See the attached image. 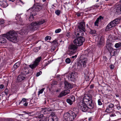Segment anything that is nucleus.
Here are the masks:
<instances>
[{
	"label": "nucleus",
	"mask_w": 121,
	"mask_h": 121,
	"mask_svg": "<svg viewBox=\"0 0 121 121\" xmlns=\"http://www.w3.org/2000/svg\"><path fill=\"white\" fill-rule=\"evenodd\" d=\"M16 34L14 33V31H10L6 34L4 35V37H6L9 40L13 42H15L17 41Z\"/></svg>",
	"instance_id": "f257e3e1"
},
{
	"label": "nucleus",
	"mask_w": 121,
	"mask_h": 121,
	"mask_svg": "<svg viewBox=\"0 0 121 121\" xmlns=\"http://www.w3.org/2000/svg\"><path fill=\"white\" fill-rule=\"evenodd\" d=\"M87 61V59L86 58H84L79 61L78 63L75 65V68L76 70H79L83 69V67L85 68L86 67V64Z\"/></svg>",
	"instance_id": "f03ea898"
},
{
	"label": "nucleus",
	"mask_w": 121,
	"mask_h": 121,
	"mask_svg": "<svg viewBox=\"0 0 121 121\" xmlns=\"http://www.w3.org/2000/svg\"><path fill=\"white\" fill-rule=\"evenodd\" d=\"M76 116V113L70 111L64 114V118L66 121H72L75 118Z\"/></svg>",
	"instance_id": "7ed1b4c3"
},
{
	"label": "nucleus",
	"mask_w": 121,
	"mask_h": 121,
	"mask_svg": "<svg viewBox=\"0 0 121 121\" xmlns=\"http://www.w3.org/2000/svg\"><path fill=\"white\" fill-rule=\"evenodd\" d=\"M106 48L108 49L110 55L111 56H116L118 54L120 50L119 49H114L110 44H107Z\"/></svg>",
	"instance_id": "20e7f679"
},
{
	"label": "nucleus",
	"mask_w": 121,
	"mask_h": 121,
	"mask_svg": "<svg viewBox=\"0 0 121 121\" xmlns=\"http://www.w3.org/2000/svg\"><path fill=\"white\" fill-rule=\"evenodd\" d=\"M120 20V19L118 18L111 21L107 26L106 29L110 30L111 28L117 25L119 23Z\"/></svg>",
	"instance_id": "39448f33"
},
{
	"label": "nucleus",
	"mask_w": 121,
	"mask_h": 121,
	"mask_svg": "<svg viewBox=\"0 0 121 121\" xmlns=\"http://www.w3.org/2000/svg\"><path fill=\"white\" fill-rule=\"evenodd\" d=\"M85 41V39L84 37H79L74 40L73 43L76 46H80L83 44Z\"/></svg>",
	"instance_id": "423d86ee"
},
{
	"label": "nucleus",
	"mask_w": 121,
	"mask_h": 121,
	"mask_svg": "<svg viewBox=\"0 0 121 121\" xmlns=\"http://www.w3.org/2000/svg\"><path fill=\"white\" fill-rule=\"evenodd\" d=\"M78 106L83 112H86L88 110V107L86 104L82 101H80L78 103Z\"/></svg>",
	"instance_id": "0eeeda50"
},
{
	"label": "nucleus",
	"mask_w": 121,
	"mask_h": 121,
	"mask_svg": "<svg viewBox=\"0 0 121 121\" xmlns=\"http://www.w3.org/2000/svg\"><path fill=\"white\" fill-rule=\"evenodd\" d=\"M78 48L77 46L75 44H71L68 47L69 53L70 54H73L76 52Z\"/></svg>",
	"instance_id": "6e6552de"
},
{
	"label": "nucleus",
	"mask_w": 121,
	"mask_h": 121,
	"mask_svg": "<svg viewBox=\"0 0 121 121\" xmlns=\"http://www.w3.org/2000/svg\"><path fill=\"white\" fill-rule=\"evenodd\" d=\"M45 22V20H43L39 21L33 22L30 25V30H33V28L34 27L42 25Z\"/></svg>",
	"instance_id": "1a4fd4ad"
},
{
	"label": "nucleus",
	"mask_w": 121,
	"mask_h": 121,
	"mask_svg": "<svg viewBox=\"0 0 121 121\" xmlns=\"http://www.w3.org/2000/svg\"><path fill=\"white\" fill-rule=\"evenodd\" d=\"M84 103L89 102L90 103V101L92 102V97L91 95L89 94H85L83 99V101Z\"/></svg>",
	"instance_id": "9d476101"
},
{
	"label": "nucleus",
	"mask_w": 121,
	"mask_h": 121,
	"mask_svg": "<svg viewBox=\"0 0 121 121\" xmlns=\"http://www.w3.org/2000/svg\"><path fill=\"white\" fill-rule=\"evenodd\" d=\"M52 109L50 108H44L41 109L40 112L44 114L48 113L50 111H52Z\"/></svg>",
	"instance_id": "9b49d317"
},
{
	"label": "nucleus",
	"mask_w": 121,
	"mask_h": 121,
	"mask_svg": "<svg viewBox=\"0 0 121 121\" xmlns=\"http://www.w3.org/2000/svg\"><path fill=\"white\" fill-rule=\"evenodd\" d=\"M85 23L84 22H81L79 24L78 26V28L80 29L85 32L86 31V30L85 29Z\"/></svg>",
	"instance_id": "f8f14e48"
},
{
	"label": "nucleus",
	"mask_w": 121,
	"mask_h": 121,
	"mask_svg": "<svg viewBox=\"0 0 121 121\" xmlns=\"http://www.w3.org/2000/svg\"><path fill=\"white\" fill-rule=\"evenodd\" d=\"M32 8L35 11H38L41 9L42 7L39 3H36L34 5Z\"/></svg>",
	"instance_id": "ddd939ff"
},
{
	"label": "nucleus",
	"mask_w": 121,
	"mask_h": 121,
	"mask_svg": "<svg viewBox=\"0 0 121 121\" xmlns=\"http://www.w3.org/2000/svg\"><path fill=\"white\" fill-rule=\"evenodd\" d=\"M103 17L101 16H100L96 20V21L94 23L95 26H98V24L99 22L101 23L102 20H103Z\"/></svg>",
	"instance_id": "4468645a"
},
{
	"label": "nucleus",
	"mask_w": 121,
	"mask_h": 121,
	"mask_svg": "<svg viewBox=\"0 0 121 121\" xmlns=\"http://www.w3.org/2000/svg\"><path fill=\"white\" fill-rule=\"evenodd\" d=\"M70 91L69 90H65L61 92L58 96V97H61L64 96L69 93Z\"/></svg>",
	"instance_id": "2eb2a0df"
},
{
	"label": "nucleus",
	"mask_w": 121,
	"mask_h": 121,
	"mask_svg": "<svg viewBox=\"0 0 121 121\" xmlns=\"http://www.w3.org/2000/svg\"><path fill=\"white\" fill-rule=\"evenodd\" d=\"M76 76L75 73L73 72L70 75H69V79L72 81H74L75 80Z\"/></svg>",
	"instance_id": "dca6fc26"
},
{
	"label": "nucleus",
	"mask_w": 121,
	"mask_h": 121,
	"mask_svg": "<svg viewBox=\"0 0 121 121\" xmlns=\"http://www.w3.org/2000/svg\"><path fill=\"white\" fill-rule=\"evenodd\" d=\"M0 5L4 8L8 6L6 0H0Z\"/></svg>",
	"instance_id": "f3484780"
},
{
	"label": "nucleus",
	"mask_w": 121,
	"mask_h": 121,
	"mask_svg": "<svg viewBox=\"0 0 121 121\" xmlns=\"http://www.w3.org/2000/svg\"><path fill=\"white\" fill-rule=\"evenodd\" d=\"M25 74H21L19 75L17 78V79L20 81L24 80L26 77Z\"/></svg>",
	"instance_id": "a211bd4d"
},
{
	"label": "nucleus",
	"mask_w": 121,
	"mask_h": 121,
	"mask_svg": "<svg viewBox=\"0 0 121 121\" xmlns=\"http://www.w3.org/2000/svg\"><path fill=\"white\" fill-rule=\"evenodd\" d=\"M64 84L65 87V88L69 89L72 88V85L67 81H65Z\"/></svg>",
	"instance_id": "6ab92c4d"
},
{
	"label": "nucleus",
	"mask_w": 121,
	"mask_h": 121,
	"mask_svg": "<svg viewBox=\"0 0 121 121\" xmlns=\"http://www.w3.org/2000/svg\"><path fill=\"white\" fill-rule=\"evenodd\" d=\"M47 119H48V121H57V117L56 116L54 117H48Z\"/></svg>",
	"instance_id": "aec40b11"
},
{
	"label": "nucleus",
	"mask_w": 121,
	"mask_h": 121,
	"mask_svg": "<svg viewBox=\"0 0 121 121\" xmlns=\"http://www.w3.org/2000/svg\"><path fill=\"white\" fill-rule=\"evenodd\" d=\"M116 12L118 14H121V4L117 6L116 9Z\"/></svg>",
	"instance_id": "412c9836"
},
{
	"label": "nucleus",
	"mask_w": 121,
	"mask_h": 121,
	"mask_svg": "<svg viewBox=\"0 0 121 121\" xmlns=\"http://www.w3.org/2000/svg\"><path fill=\"white\" fill-rule=\"evenodd\" d=\"M20 64V62H18L16 63L13 66V70L17 69L19 66Z\"/></svg>",
	"instance_id": "4be33fe9"
},
{
	"label": "nucleus",
	"mask_w": 121,
	"mask_h": 121,
	"mask_svg": "<svg viewBox=\"0 0 121 121\" xmlns=\"http://www.w3.org/2000/svg\"><path fill=\"white\" fill-rule=\"evenodd\" d=\"M104 41L102 37L100 39V40L98 44V46L99 47L103 46L104 43Z\"/></svg>",
	"instance_id": "5701e85b"
},
{
	"label": "nucleus",
	"mask_w": 121,
	"mask_h": 121,
	"mask_svg": "<svg viewBox=\"0 0 121 121\" xmlns=\"http://www.w3.org/2000/svg\"><path fill=\"white\" fill-rule=\"evenodd\" d=\"M113 110V108H111L107 107L106 109L105 110V112L108 113L112 112Z\"/></svg>",
	"instance_id": "b1692460"
},
{
	"label": "nucleus",
	"mask_w": 121,
	"mask_h": 121,
	"mask_svg": "<svg viewBox=\"0 0 121 121\" xmlns=\"http://www.w3.org/2000/svg\"><path fill=\"white\" fill-rule=\"evenodd\" d=\"M38 65L37 64L34 62V63L33 64L30 65L29 66L31 69H33L35 68Z\"/></svg>",
	"instance_id": "393cba45"
},
{
	"label": "nucleus",
	"mask_w": 121,
	"mask_h": 121,
	"mask_svg": "<svg viewBox=\"0 0 121 121\" xmlns=\"http://www.w3.org/2000/svg\"><path fill=\"white\" fill-rule=\"evenodd\" d=\"M7 41L3 37H0V43H4L6 42Z\"/></svg>",
	"instance_id": "a878e982"
},
{
	"label": "nucleus",
	"mask_w": 121,
	"mask_h": 121,
	"mask_svg": "<svg viewBox=\"0 0 121 121\" xmlns=\"http://www.w3.org/2000/svg\"><path fill=\"white\" fill-rule=\"evenodd\" d=\"M94 105L92 103V101H90V103H89V104L88 105V108L90 109H92L94 108Z\"/></svg>",
	"instance_id": "bb28decb"
},
{
	"label": "nucleus",
	"mask_w": 121,
	"mask_h": 121,
	"mask_svg": "<svg viewBox=\"0 0 121 121\" xmlns=\"http://www.w3.org/2000/svg\"><path fill=\"white\" fill-rule=\"evenodd\" d=\"M42 57L41 56L39 57L35 60L34 62L38 65Z\"/></svg>",
	"instance_id": "cd10ccee"
},
{
	"label": "nucleus",
	"mask_w": 121,
	"mask_h": 121,
	"mask_svg": "<svg viewBox=\"0 0 121 121\" xmlns=\"http://www.w3.org/2000/svg\"><path fill=\"white\" fill-rule=\"evenodd\" d=\"M77 35L79 37H82V36H83V35L84 33L82 31H81L80 30L79 32L77 33Z\"/></svg>",
	"instance_id": "c85d7f7f"
},
{
	"label": "nucleus",
	"mask_w": 121,
	"mask_h": 121,
	"mask_svg": "<svg viewBox=\"0 0 121 121\" xmlns=\"http://www.w3.org/2000/svg\"><path fill=\"white\" fill-rule=\"evenodd\" d=\"M89 32L91 34L93 35L96 34V31L95 30H93L90 29V30L89 31Z\"/></svg>",
	"instance_id": "c756f323"
},
{
	"label": "nucleus",
	"mask_w": 121,
	"mask_h": 121,
	"mask_svg": "<svg viewBox=\"0 0 121 121\" xmlns=\"http://www.w3.org/2000/svg\"><path fill=\"white\" fill-rule=\"evenodd\" d=\"M24 112L25 113V114H24V115H25L26 114H27L28 116H31V114L33 113L32 112H30L28 111H24Z\"/></svg>",
	"instance_id": "7c9ffc66"
},
{
	"label": "nucleus",
	"mask_w": 121,
	"mask_h": 121,
	"mask_svg": "<svg viewBox=\"0 0 121 121\" xmlns=\"http://www.w3.org/2000/svg\"><path fill=\"white\" fill-rule=\"evenodd\" d=\"M21 18L20 16L19 15H17L16 16V18L17 20L18 19H19V20L21 22H23V20L21 18Z\"/></svg>",
	"instance_id": "2f4dec72"
},
{
	"label": "nucleus",
	"mask_w": 121,
	"mask_h": 121,
	"mask_svg": "<svg viewBox=\"0 0 121 121\" xmlns=\"http://www.w3.org/2000/svg\"><path fill=\"white\" fill-rule=\"evenodd\" d=\"M121 46V43H117L115 45V47L117 48L120 47Z\"/></svg>",
	"instance_id": "473e14b6"
},
{
	"label": "nucleus",
	"mask_w": 121,
	"mask_h": 121,
	"mask_svg": "<svg viewBox=\"0 0 121 121\" xmlns=\"http://www.w3.org/2000/svg\"><path fill=\"white\" fill-rule=\"evenodd\" d=\"M66 101L70 105L72 104L73 102V101H71V100L69 99H67Z\"/></svg>",
	"instance_id": "72a5a7b5"
},
{
	"label": "nucleus",
	"mask_w": 121,
	"mask_h": 121,
	"mask_svg": "<svg viewBox=\"0 0 121 121\" xmlns=\"http://www.w3.org/2000/svg\"><path fill=\"white\" fill-rule=\"evenodd\" d=\"M69 99L71 101H73L74 102L75 101V98L74 96L73 95L71 96L70 97Z\"/></svg>",
	"instance_id": "f704fd0d"
},
{
	"label": "nucleus",
	"mask_w": 121,
	"mask_h": 121,
	"mask_svg": "<svg viewBox=\"0 0 121 121\" xmlns=\"http://www.w3.org/2000/svg\"><path fill=\"white\" fill-rule=\"evenodd\" d=\"M47 117H43L39 121H46L47 120Z\"/></svg>",
	"instance_id": "c9c22d12"
},
{
	"label": "nucleus",
	"mask_w": 121,
	"mask_h": 121,
	"mask_svg": "<svg viewBox=\"0 0 121 121\" xmlns=\"http://www.w3.org/2000/svg\"><path fill=\"white\" fill-rule=\"evenodd\" d=\"M44 90V88H43L39 90L38 92V95H39L40 94H42L43 91Z\"/></svg>",
	"instance_id": "e433bc0d"
},
{
	"label": "nucleus",
	"mask_w": 121,
	"mask_h": 121,
	"mask_svg": "<svg viewBox=\"0 0 121 121\" xmlns=\"http://www.w3.org/2000/svg\"><path fill=\"white\" fill-rule=\"evenodd\" d=\"M52 43H53V44L56 45H57L58 44V43L57 41V40H53L52 42Z\"/></svg>",
	"instance_id": "4c0bfd02"
},
{
	"label": "nucleus",
	"mask_w": 121,
	"mask_h": 121,
	"mask_svg": "<svg viewBox=\"0 0 121 121\" xmlns=\"http://www.w3.org/2000/svg\"><path fill=\"white\" fill-rule=\"evenodd\" d=\"M27 100V99H26L25 98H23L22 99V100H21L20 102L19 103V104H21L22 103V102H23V103L25 102Z\"/></svg>",
	"instance_id": "58836bf2"
},
{
	"label": "nucleus",
	"mask_w": 121,
	"mask_h": 121,
	"mask_svg": "<svg viewBox=\"0 0 121 121\" xmlns=\"http://www.w3.org/2000/svg\"><path fill=\"white\" fill-rule=\"evenodd\" d=\"M55 13L57 15H59L60 14V12L59 10H57L55 12Z\"/></svg>",
	"instance_id": "ea45409f"
},
{
	"label": "nucleus",
	"mask_w": 121,
	"mask_h": 121,
	"mask_svg": "<svg viewBox=\"0 0 121 121\" xmlns=\"http://www.w3.org/2000/svg\"><path fill=\"white\" fill-rule=\"evenodd\" d=\"M51 39V37L50 36H47L45 38V40L46 41H47L48 40H50Z\"/></svg>",
	"instance_id": "a19ab883"
},
{
	"label": "nucleus",
	"mask_w": 121,
	"mask_h": 121,
	"mask_svg": "<svg viewBox=\"0 0 121 121\" xmlns=\"http://www.w3.org/2000/svg\"><path fill=\"white\" fill-rule=\"evenodd\" d=\"M109 108H114V104L112 103H110L107 106Z\"/></svg>",
	"instance_id": "79ce46f5"
},
{
	"label": "nucleus",
	"mask_w": 121,
	"mask_h": 121,
	"mask_svg": "<svg viewBox=\"0 0 121 121\" xmlns=\"http://www.w3.org/2000/svg\"><path fill=\"white\" fill-rule=\"evenodd\" d=\"M33 20V15L32 14V15L30 16L29 18V20L30 21H32Z\"/></svg>",
	"instance_id": "37998d69"
},
{
	"label": "nucleus",
	"mask_w": 121,
	"mask_h": 121,
	"mask_svg": "<svg viewBox=\"0 0 121 121\" xmlns=\"http://www.w3.org/2000/svg\"><path fill=\"white\" fill-rule=\"evenodd\" d=\"M65 62L66 63H69L71 62L70 59L69 58H67L65 60Z\"/></svg>",
	"instance_id": "c03bdc74"
},
{
	"label": "nucleus",
	"mask_w": 121,
	"mask_h": 121,
	"mask_svg": "<svg viewBox=\"0 0 121 121\" xmlns=\"http://www.w3.org/2000/svg\"><path fill=\"white\" fill-rule=\"evenodd\" d=\"M41 48V47H37L35 48L34 49V50L35 52H38L39 50Z\"/></svg>",
	"instance_id": "a18cd8bd"
},
{
	"label": "nucleus",
	"mask_w": 121,
	"mask_h": 121,
	"mask_svg": "<svg viewBox=\"0 0 121 121\" xmlns=\"http://www.w3.org/2000/svg\"><path fill=\"white\" fill-rule=\"evenodd\" d=\"M61 31V30L60 29H58L56 30L55 32L56 33H58L60 32Z\"/></svg>",
	"instance_id": "49530a36"
},
{
	"label": "nucleus",
	"mask_w": 121,
	"mask_h": 121,
	"mask_svg": "<svg viewBox=\"0 0 121 121\" xmlns=\"http://www.w3.org/2000/svg\"><path fill=\"white\" fill-rule=\"evenodd\" d=\"M101 100H102L101 99H99L98 100V104L99 105H101L102 104V103L101 102Z\"/></svg>",
	"instance_id": "de8ad7c7"
},
{
	"label": "nucleus",
	"mask_w": 121,
	"mask_h": 121,
	"mask_svg": "<svg viewBox=\"0 0 121 121\" xmlns=\"http://www.w3.org/2000/svg\"><path fill=\"white\" fill-rule=\"evenodd\" d=\"M42 73L41 71H40L38 72L36 74V76L37 77H38Z\"/></svg>",
	"instance_id": "09e8293b"
},
{
	"label": "nucleus",
	"mask_w": 121,
	"mask_h": 121,
	"mask_svg": "<svg viewBox=\"0 0 121 121\" xmlns=\"http://www.w3.org/2000/svg\"><path fill=\"white\" fill-rule=\"evenodd\" d=\"M38 118H43V117H45L43 116V115L42 114H41L39 115L38 116Z\"/></svg>",
	"instance_id": "8fccbe9b"
},
{
	"label": "nucleus",
	"mask_w": 121,
	"mask_h": 121,
	"mask_svg": "<svg viewBox=\"0 0 121 121\" xmlns=\"http://www.w3.org/2000/svg\"><path fill=\"white\" fill-rule=\"evenodd\" d=\"M4 20L3 19L1 20L0 21V24H2L4 23Z\"/></svg>",
	"instance_id": "3c124183"
},
{
	"label": "nucleus",
	"mask_w": 121,
	"mask_h": 121,
	"mask_svg": "<svg viewBox=\"0 0 121 121\" xmlns=\"http://www.w3.org/2000/svg\"><path fill=\"white\" fill-rule=\"evenodd\" d=\"M8 89L7 88H6L4 92L5 94H7L8 93Z\"/></svg>",
	"instance_id": "603ef678"
},
{
	"label": "nucleus",
	"mask_w": 121,
	"mask_h": 121,
	"mask_svg": "<svg viewBox=\"0 0 121 121\" xmlns=\"http://www.w3.org/2000/svg\"><path fill=\"white\" fill-rule=\"evenodd\" d=\"M51 117H54L56 116L55 115V113L53 112H52L51 113Z\"/></svg>",
	"instance_id": "864d4df0"
},
{
	"label": "nucleus",
	"mask_w": 121,
	"mask_h": 121,
	"mask_svg": "<svg viewBox=\"0 0 121 121\" xmlns=\"http://www.w3.org/2000/svg\"><path fill=\"white\" fill-rule=\"evenodd\" d=\"M116 115L114 113H112L110 115L111 117H113L116 116Z\"/></svg>",
	"instance_id": "5fc2aeb1"
},
{
	"label": "nucleus",
	"mask_w": 121,
	"mask_h": 121,
	"mask_svg": "<svg viewBox=\"0 0 121 121\" xmlns=\"http://www.w3.org/2000/svg\"><path fill=\"white\" fill-rule=\"evenodd\" d=\"M109 67L111 69H113L114 68V66L112 65H110Z\"/></svg>",
	"instance_id": "6e6d98bb"
},
{
	"label": "nucleus",
	"mask_w": 121,
	"mask_h": 121,
	"mask_svg": "<svg viewBox=\"0 0 121 121\" xmlns=\"http://www.w3.org/2000/svg\"><path fill=\"white\" fill-rule=\"evenodd\" d=\"M81 13H76V15L78 17H80L81 15Z\"/></svg>",
	"instance_id": "4d7b16f0"
},
{
	"label": "nucleus",
	"mask_w": 121,
	"mask_h": 121,
	"mask_svg": "<svg viewBox=\"0 0 121 121\" xmlns=\"http://www.w3.org/2000/svg\"><path fill=\"white\" fill-rule=\"evenodd\" d=\"M117 108L118 110H119L121 108V107L120 106V105H117Z\"/></svg>",
	"instance_id": "13d9d810"
},
{
	"label": "nucleus",
	"mask_w": 121,
	"mask_h": 121,
	"mask_svg": "<svg viewBox=\"0 0 121 121\" xmlns=\"http://www.w3.org/2000/svg\"><path fill=\"white\" fill-rule=\"evenodd\" d=\"M4 87V85L3 84H1L0 85V89H3Z\"/></svg>",
	"instance_id": "bf43d9fd"
},
{
	"label": "nucleus",
	"mask_w": 121,
	"mask_h": 121,
	"mask_svg": "<svg viewBox=\"0 0 121 121\" xmlns=\"http://www.w3.org/2000/svg\"><path fill=\"white\" fill-rule=\"evenodd\" d=\"M70 32H67V34H66V36L68 37H69L70 36Z\"/></svg>",
	"instance_id": "052dcab7"
},
{
	"label": "nucleus",
	"mask_w": 121,
	"mask_h": 121,
	"mask_svg": "<svg viewBox=\"0 0 121 121\" xmlns=\"http://www.w3.org/2000/svg\"><path fill=\"white\" fill-rule=\"evenodd\" d=\"M28 102H25V103L23 104V105L25 106H27L28 105Z\"/></svg>",
	"instance_id": "680f3d73"
},
{
	"label": "nucleus",
	"mask_w": 121,
	"mask_h": 121,
	"mask_svg": "<svg viewBox=\"0 0 121 121\" xmlns=\"http://www.w3.org/2000/svg\"><path fill=\"white\" fill-rule=\"evenodd\" d=\"M94 6L97 8L99 7V5H98V4H95V5H94Z\"/></svg>",
	"instance_id": "e2e57ef3"
},
{
	"label": "nucleus",
	"mask_w": 121,
	"mask_h": 121,
	"mask_svg": "<svg viewBox=\"0 0 121 121\" xmlns=\"http://www.w3.org/2000/svg\"><path fill=\"white\" fill-rule=\"evenodd\" d=\"M94 87V86L93 85H91L90 86V88H93Z\"/></svg>",
	"instance_id": "0e129e2a"
},
{
	"label": "nucleus",
	"mask_w": 121,
	"mask_h": 121,
	"mask_svg": "<svg viewBox=\"0 0 121 121\" xmlns=\"http://www.w3.org/2000/svg\"><path fill=\"white\" fill-rule=\"evenodd\" d=\"M8 121H14L13 120L11 119H9Z\"/></svg>",
	"instance_id": "69168bd1"
},
{
	"label": "nucleus",
	"mask_w": 121,
	"mask_h": 121,
	"mask_svg": "<svg viewBox=\"0 0 121 121\" xmlns=\"http://www.w3.org/2000/svg\"><path fill=\"white\" fill-rule=\"evenodd\" d=\"M24 69H26L27 68V67L26 66L25 67H24Z\"/></svg>",
	"instance_id": "338daca9"
},
{
	"label": "nucleus",
	"mask_w": 121,
	"mask_h": 121,
	"mask_svg": "<svg viewBox=\"0 0 121 121\" xmlns=\"http://www.w3.org/2000/svg\"><path fill=\"white\" fill-rule=\"evenodd\" d=\"M116 96L117 97H119V95L117 94H116Z\"/></svg>",
	"instance_id": "774afa93"
}]
</instances>
